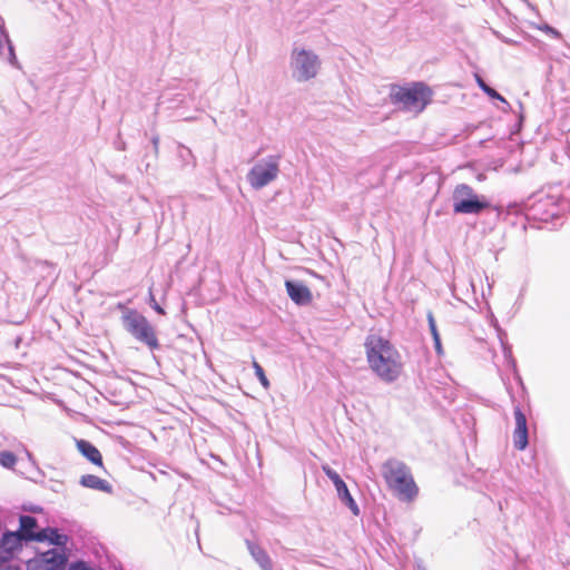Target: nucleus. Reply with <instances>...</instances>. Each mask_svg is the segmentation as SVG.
I'll use <instances>...</instances> for the list:
<instances>
[{
    "instance_id": "1",
    "label": "nucleus",
    "mask_w": 570,
    "mask_h": 570,
    "mask_svg": "<svg viewBox=\"0 0 570 570\" xmlns=\"http://www.w3.org/2000/svg\"><path fill=\"white\" fill-rule=\"evenodd\" d=\"M366 357L371 370L384 382L396 381L402 371L401 356L393 344L377 335L365 341Z\"/></svg>"
},
{
    "instance_id": "2",
    "label": "nucleus",
    "mask_w": 570,
    "mask_h": 570,
    "mask_svg": "<svg viewBox=\"0 0 570 570\" xmlns=\"http://www.w3.org/2000/svg\"><path fill=\"white\" fill-rule=\"evenodd\" d=\"M432 90L424 82H412L409 86L392 85L390 100L404 111L422 112L432 100Z\"/></svg>"
},
{
    "instance_id": "3",
    "label": "nucleus",
    "mask_w": 570,
    "mask_h": 570,
    "mask_svg": "<svg viewBox=\"0 0 570 570\" xmlns=\"http://www.w3.org/2000/svg\"><path fill=\"white\" fill-rule=\"evenodd\" d=\"M383 476L402 501H412L417 495L419 489L404 462L397 459L387 460L383 464Z\"/></svg>"
},
{
    "instance_id": "4",
    "label": "nucleus",
    "mask_w": 570,
    "mask_h": 570,
    "mask_svg": "<svg viewBox=\"0 0 570 570\" xmlns=\"http://www.w3.org/2000/svg\"><path fill=\"white\" fill-rule=\"evenodd\" d=\"M124 309L121 316L122 327L138 342L147 345L151 351L159 348V342L154 326L137 309L127 308L119 305Z\"/></svg>"
},
{
    "instance_id": "5",
    "label": "nucleus",
    "mask_w": 570,
    "mask_h": 570,
    "mask_svg": "<svg viewBox=\"0 0 570 570\" xmlns=\"http://www.w3.org/2000/svg\"><path fill=\"white\" fill-rule=\"evenodd\" d=\"M289 68L295 81L306 82L317 76L321 69V59L312 50L294 48L291 53Z\"/></svg>"
},
{
    "instance_id": "6",
    "label": "nucleus",
    "mask_w": 570,
    "mask_h": 570,
    "mask_svg": "<svg viewBox=\"0 0 570 570\" xmlns=\"http://www.w3.org/2000/svg\"><path fill=\"white\" fill-rule=\"evenodd\" d=\"M452 200L455 214L479 215L491 206L484 196H479L468 184H459L454 188Z\"/></svg>"
},
{
    "instance_id": "7",
    "label": "nucleus",
    "mask_w": 570,
    "mask_h": 570,
    "mask_svg": "<svg viewBox=\"0 0 570 570\" xmlns=\"http://www.w3.org/2000/svg\"><path fill=\"white\" fill-rule=\"evenodd\" d=\"M279 158L278 155L267 156L249 169L247 181L254 189H261L276 179L279 173Z\"/></svg>"
},
{
    "instance_id": "8",
    "label": "nucleus",
    "mask_w": 570,
    "mask_h": 570,
    "mask_svg": "<svg viewBox=\"0 0 570 570\" xmlns=\"http://www.w3.org/2000/svg\"><path fill=\"white\" fill-rule=\"evenodd\" d=\"M67 557L57 549H50L27 561V570H65Z\"/></svg>"
},
{
    "instance_id": "9",
    "label": "nucleus",
    "mask_w": 570,
    "mask_h": 570,
    "mask_svg": "<svg viewBox=\"0 0 570 570\" xmlns=\"http://www.w3.org/2000/svg\"><path fill=\"white\" fill-rule=\"evenodd\" d=\"M322 471L333 482L340 501L350 509L353 515L358 517L360 508L341 475L327 464L322 465Z\"/></svg>"
},
{
    "instance_id": "10",
    "label": "nucleus",
    "mask_w": 570,
    "mask_h": 570,
    "mask_svg": "<svg viewBox=\"0 0 570 570\" xmlns=\"http://www.w3.org/2000/svg\"><path fill=\"white\" fill-rule=\"evenodd\" d=\"M515 428L513 431V445L517 450H524L529 444L527 416L519 405L514 406Z\"/></svg>"
},
{
    "instance_id": "11",
    "label": "nucleus",
    "mask_w": 570,
    "mask_h": 570,
    "mask_svg": "<svg viewBox=\"0 0 570 570\" xmlns=\"http://www.w3.org/2000/svg\"><path fill=\"white\" fill-rule=\"evenodd\" d=\"M285 287L287 295L296 305L305 306L312 302V292L303 282L286 279Z\"/></svg>"
},
{
    "instance_id": "12",
    "label": "nucleus",
    "mask_w": 570,
    "mask_h": 570,
    "mask_svg": "<svg viewBox=\"0 0 570 570\" xmlns=\"http://www.w3.org/2000/svg\"><path fill=\"white\" fill-rule=\"evenodd\" d=\"M0 57L8 61L11 66L20 68L16 57L13 45L4 27V20L0 16Z\"/></svg>"
},
{
    "instance_id": "13",
    "label": "nucleus",
    "mask_w": 570,
    "mask_h": 570,
    "mask_svg": "<svg viewBox=\"0 0 570 570\" xmlns=\"http://www.w3.org/2000/svg\"><path fill=\"white\" fill-rule=\"evenodd\" d=\"M247 550L252 558L259 566L261 570H273V562L267 552L256 542L246 539Z\"/></svg>"
},
{
    "instance_id": "14",
    "label": "nucleus",
    "mask_w": 570,
    "mask_h": 570,
    "mask_svg": "<svg viewBox=\"0 0 570 570\" xmlns=\"http://www.w3.org/2000/svg\"><path fill=\"white\" fill-rule=\"evenodd\" d=\"M33 538L37 542L49 541L51 544L57 547H65L68 542V537L66 534L59 533L58 529L51 527L39 530L37 535Z\"/></svg>"
},
{
    "instance_id": "15",
    "label": "nucleus",
    "mask_w": 570,
    "mask_h": 570,
    "mask_svg": "<svg viewBox=\"0 0 570 570\" xmlns=\"http://www.w3.org/2000/svg\"><path fill=\"white\" fill-rule=\"evenodd\" d=\"M20 521V528L17 532L22 537V541L26 543L29 541H35V538L37 535L36 528L38 527L37 519L35 517L23 514L19 519Z\"/></svg>"
},
{
    "instance_id": "16",
    "label": "nucleus",
    "mask_w": 570,
    "mask_h": 570,
    "mask_svg": "<svg viewBox=\"0 0 570 570\" xmlns=\"http://www.w3.org/2000/svg\"><path fill=\"white\" fill-rule=\"evenodd\" d=\"M79 483L88 489L98 490L105 493H112V485L108 481L94 474L82 475Z\"/></svg>"
},
{
    "instance_id": "17",
    "label": "nucleus",
    "mask_w": 570,
    "mask_h": 570,
    "mask_svg": "<svg viewBox=\"0 0 570 570\" xmlns=\"http://www.w3.org/2000/svg\"><path fill=\"white\" fill-rule=\"evenodd\" d=\"M77 448L79 452L88 459L91 463L101 466L102 465V456L99 450L87 440L77 441Z\"/></svg>"
},
{
    "instance_id": "18",
    "label": "nucleus",
    "mask_w": 570,
    "mask_h": 570,
    "mask_svg": "<svg viewBox=\"0 0 570 570\" xmlns=\"http://www.w3.org/2000/svg\"><path fill=\"white\" fill-rule=\"evenodd\" d=\"M23 542L22 537L17 532H6L0 540L2 548L6 547L13 553L22 549Z\"/></svg>"
},
{
    "instance_id": "19",
    "label": "nucleus",
    "mask_w": 570,
    "mask_h": 570,
    "mask_svg": "<svg viewBox=\"0 0 570 570\" xmlns=\"http://www.w3.org/2000/svg\"><path fill=\"white\" fill-rule=\"evenodd\" d=\"M428 323H429L430 332H431L432 337H433L435 351H436V353L439 355H441L443 353L442 344H441V337H440V334L438 332L436 323H435V320H434V316H433L432 312L428 313Z\"/></svg>"
},
{
    "instance_id": "20",
    "label": "nucleus",
    "mask_w": 570,
    "mask_h": 570,
    "mask_svg": "<svg viewBox=\"0 0 570 570\" xmlns=\"http://www.w3.org/2000/svg\"><path fill=\"white\" fill-rule=\"evenodd\" d=\"M177 157L181 161V167H188L194 166V156L191 154V150L185 146L179 145L177 147Z\"/></svg>"
},
{
    "instance_id": "21",
    "label": "nucleus",
    "mask_w": 570,
    "mask_h": 570,
    "mask_svg": "<svg viewBox=\"0 0 570 570\" xmlns=\"http://www.w3.org/2000/svg\"><path fill=\"white\" fill-rule=\"evenodd\" d=\"M17 463V456L10 451L0 452V464L6 469H12Z\"/></svg>"
},
{
    "instance_id": "22",
    "label": "nucleus",
    "mask_w": 570,
    "mask_h": 570,
    "mask_svg": "<svg viewBox=\"0 0 570 570\" xmlns=\"http://www.w3.org/2000/svg\"><path fill=\"white\" fill-rule=\"evenodd\" d=\"M14 557V553L8 548L0 544V570H12L11 567L6 566L8 561H10Z\"/></svg>"
},
{
    "instance_id": "23",
    "label": "nucleus",
    "mask_w": 570,
    "mask_h": 570,
    "mask_svg": "<svg viewBox=\"0 0 570 570\" xmlns=\"http://www.w3.org/2000/svg\"><path fill=\"white\" fill-rule=\"evenodd\" d=\"M485 95L488 97H490L491 99H494V100H499L500 102H502L505 107L503 108V111H508V109L511 108L510 104L507 101V99L500 94L494 88H490L488 90V92H485Z\"/></svg>"
},
{
    "instance_id": "24",
    "label": "nucleus",
    "mask_w": 570,
    "mask_h": 570,
    "mask_svg": "<svg viewBox=\"0 0 570 570\" xmlns=\"http://www.w3.org/2000/svg\"><path fill=\"white\" fill-rule=\"evenodd\" d=\"M254 368H255V374L258 377L262 385L267 387L269 385V382L265 375L263 367L257 362H254Z\"/></svg>"
},
{
    "instance_id": "25",
    "label": "nucleus",
    "mask_w": 570,
    "mask_h": 570,
    "mask_svg": "<svg viewBox=\"0 0 570 570\" xmlns=\"http://www.w3.org/2000/svg\"><path fill=\"white\" fill-rule=\"evenodd\" d=\"M150 307L158 314L165 315L164 308L159 305V303L156 301L151 288L149 289V301H148Z\"/></svg>"
},
{
    "instance_id": "26",
    "label": "nucleus",
    "mask_w": 570,
    "mask_h": 570,
    "mask_svg": "<svg viewBox=\"0 0 570 570\" xmlns=\"http://www.w3.org/2000/svg\"><path fill=\"white\" fill-rule=\"evenodd\" d=\"M540 30L544 31L547 35L553 37V38H560L561 33L553 27L544 23L541 27H539Z\"/></svg>"
},
{
    "instance_id": "27",
    "label": "nucleus",
    "mask_w": 570,
    "mask_h": 570,
    "mask_svg": "<svg viewBox=\"0 0 570 570\" xmlns=\"http://www.w3.org/2000/svg\"><path fill=\"white\" fill-rule=\"evenodd\" d=\"M89 567L83 561L72 562L68 570H88Z\"/></svg>"
},
{
    "instance_id": "28",
    "label": "nucleus",
    "mask_w": 570,
    "mask_h": 570,
    "mask_svg": "<svg viewBox=\"0 0 570 570\" xmlns=\"http://www.w3.org/2000/svg\"><path fill=\"white\" fill-rule=\"evenodd\" d=\"M478 87L485 94L491 88L485 81H482Z\"/></svg>"
},
{
    "instance_id": "29",
    "label": "nucleus",
    "mask_w": 570,
    "mask_h": 570,
    "mask_svg": "<svg viewBox=\"0 0 570 570\" xmlns=\"http://www.w3.org/2000/svg\"><path fill=\"white\" fill-rule=\"evenodd\" d=\"M170 99L168 98V95H163L160 97V101H159V105H164L165 102L169 101Z\"/></svg>"
},
{
    "instance_id": "30",
    "label": "nucleus",
    "mask_w": 570,
    "mask_h": 570,
    "mask_svg": "<svg viewBox=\"0 0 570 570\" xmlns=\"http://www.w3.org/2000/svg\"><path fill=\"white\" fill-rule=\"evenodd\" d=\"M185 101V95L183 94H177V102L178 104H184Z\"/></svg>"
},
{
    "instance_id": "31",
    "label": "nucleus",
    "mask_w": 570,
    "mask_h": 570,
    "mask_svg": "<svg viewBox=\"0 0 570 570\" xmlns=\"http://www.w3.org/2000/svg\"><path fill=\"white\" fill-rule=\"evenodd\" d=\"M151 141H153V145H154L155 150L157 151V149H158V142H159L158 137H154Z\"/></svg>"
},
{
    "instance_id": "32",
    "label": "nucleus",
    "mask_w": 570,
    "mask_h": 570,
    "mask_svg": "<svg viewBox=\"0 0 570 570\" xmlns=\"http://www.w3.org/2000/svg\"><path fill=\"white\" fill-rule=\"evenodd\" d=\"M474 78H475L476 85H479L482 81H484V79L479 73H474Z\"/></svg>"
},
{
    "instance_id": "33",
    "label": "nucleus",
    "mask_w": 570,
    "mask_h": 570,
    "mask_svg": "<svg viewBox=\"0 0 570 570\" xmlns=\"http://www.w3.org/2000/svg\"><path fill=\"white\" fill-rule=\"evenodd\" d=\"M505 43H509V45H514L515 42L511 39H507V38H503L502 39Z\"/></svg>"
},
{
    "instance_id": "34",
    "label": "nucleus",
    "mask_w": 570,
    "mask_h": 570,
    "mask_svg": "<svg viewBox=\"0 0 570 570\" xmlns=\"http://www.w3.org/2000/svg\"><path fill=\"white\" fill-rule=\"evenodd\" d=\"M504 353H505V354H507V353L511 354V350H510V348L504 347Z\"/></svg>"
}]
</instances>
